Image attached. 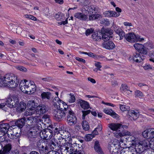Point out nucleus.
Returning <instances> with one entry per match:
<instances>
[{
  "mask_svg": "<svg viewBox=\"0 0 154 154\" xmlns=\"http://www.w3.org/2000/svg\"><path fill=\"white\" fill-rule=\"evenodd\" d=\"M58 144L60 146L62 154H72L74 152V148L72 144L66 142L64 139H60Z\"/></svg>",
  "mask_w": 154,
  "mask_h": 154,
  "instance_id": "obj_1",
  "label": "nucleus"
},
{
  "mask_svg": "<svg viewBox=\"0 0 154 154\" xmlns=\"http://www.w3.org/2000/svg\"><path fill=\"white\" fill-rule=\"evenodd\" d=\"M19 82L17 78L13 79L10 78H0V86H7L11 88L16 87Z\"/></svg>",
  "mask_w": 154,
  "mask_h": 154,
  "instance_id": "obj_2",
  "label": "nucleus"
},
{
  "mask_svg": "<svg viewBox=\"0 0 154 154\" xmlns=\"http://www.w3.org/2000/svg\"><path fill=\"white\" fill-rule=\"evenodd\" d=\"M98 32H99L102 35V39L104 41L106 40H109V39L113 37L112 36L113 33V31L110 28L104 27L103 26L101 29L100 30H98Z\"/></svg>",
  "mask_w": 154,
  "mask_h": 154,
  "instance_id": "obj_3",
  "label": "nucleus"
},
{
  "mask_svg": "<svg viewBox=\"0 0 154 154\" xmlns=\"http://www.w3.org/2000/svg\"><path fill=\"white\" fill-rule=\"evenodd\" d=\"M6 102L7 106L10 108L15 107L19 103V97L17 95H12L7 99Z\"/></svg>",
  "mask_w": 154,
  "mask_h": 154,
  "instance_id": "obj_4",
  "label": "nucleus"
},
{
  "mask_svg": "<svg viewBox=\"0 0 154 154\" xmlns=\"http://www.w3.org/2000/svg\"><path fill=\"white\" fill-rule=\"evenodd\" d=\"M67 112V122L70 126L74 125L77 122L76 117L72 110L68 111Z\"/></svg>",
  "mask_w": 154,
  "mask_h": 154,
  "instance_id": "obj_5",
  "label": "nucleus"
},
{
  "mask_svg": "<svg viewBox=\"0 0 154 154\" xmlns=\"http://www.w3.org/2000/svg\"><path fill=\"white\" fill-rule=\"evenodd\" d=\"M38 131L36 130L31 128L27 133L28 139L31 143H34L37 140Z\"/></svg>",
  "mask_w": 154,
  "mask_h": 154,
  "instance_id": "obj_6",
  "label": "nucleus"
},
{
  "mask_svg": "<svg viewBox=\"0 0 154 154\" xmlns=\"http://www.w3.org/2000/svg\"><path fill=\"white\" fill-rule=\"evenodd\" d=\"M43 131H40L39 135L40 137L43 139L49 140L53 136L52 131L50 129L45 130L43 128Z\"/></svg>",
  "mask_w": 154,
  "mask_h": 154,
  "instance_id": "obj_7",
  "label": "nucleus"
},
{
  "mask_svg": "<svg viewBox=\"0 0 154 154\" xmlns=\"http://www.w3.org/2000/svg\"><path fill=\"white\" fill-rule=\"evenodd\" d=\"M120 128L119 131H121L122 132H117L115 134L114 136L116 138H119L125 135H129L131 134L130 132L128 131L125 130L124 129H127L128 127L127 125H123L120 124Z\"/></svg>",
  "mask_w": 154,
  "mask_h": 154,
  "instance_id": "obj_8",
  "label": "nucleus"
},
{
  "mask_svg": "<svg viewBox=\"0 0 154 154\" xmlns=\"http://www.w3.org/2000/svg\"><path fill=\"white\" fill-rule=\"evenodd\" d=\"M134 47L135 49L139 52L138 53L144 55H146L147 54V51L145 46L144 45L137 43L134 44Z\"/></svg>",
  "mask_w": 154,
  "mask_h": 154,
  "instance_id": "obj_9",
  "label": "nucleus"
},
{
  "mask_svg": "<svg viewBox=\"0 0 154 154\" xmlns=\"http://www.w3.org/2000/svg\"><path fill=\"white\" fill-rule=\"evenodd\" d=\"M60 99L58 97H56L55 99V100H58ZM58 104H57V103H56V105H58V107H57V109H58L60 110H61L64 112H67L68 111H70L71 110H69L68 109V105L66 104L63 102L62 101H59V102L58 101L57 102Z\"/></svg>",
  "mask_w": 154,
  "mask_h": 154,
  "instance_id": "obj_10",
  "label": "nucleus"
},
{
  "mask_svg": "<svg viewBox=\"0 0 154 154\" xmlns=\"http://www.w3.org/2000/svg\"><path fill=\"white\" fill-rule=\"evenodd\" d=\"M67 113L64 111L58 109H55L54 111V115L55 119L57 121H60L64 118Z\"/></svg>",
  "mask_w": 154,
  "mask_h": 154,
  "instance_id": "obj_11",
  "label": "nucleus"
},
{
  "mask_svg": "<svg viewBox=\"0 0 154 154\" xmlns=\"http://www.w3.org/2000/svg\"><path fill=\"white\" fill-rule=\"evenodd\" d=\"M48 111L47 106L44 104L39 105L36 108V114L38 116L43 115Z\"/></svg>",
  "mask_w": 154,
  "mask_h": 154,
  "instance_id": "obj_12",
  "label": "nucleus"
},
{
  "mask_svg": "<svg viewBox=\"0 0 154 154\" xmlns=\"http://www.w3.org/2000/svg\"><path fill=\"white\" fill-rule=\"evenodd\" d=\"M37 146L40 154L46 153L48 151V147L45 142L37 143Z\"/></svg>",
  "mask_w": 154,
  "mask_h": 154,
  "instance_id": "obj_13",
  "label": "nucleus"
},
{
  "mask_svg": "<svg viewBox=\"0 0 154 154\" xmlns=\"http://www.w3.org/2000/svg\"><path fill=\"white\" fill-rule=\"evenodd\" d=\"M29 81L25 79L22 80L20 83V90L25 93H27L29 87Z\"/></svg>",
  "mask_w": 154,
  "mask_h": 154,
  "instance_id": "obj_14",
  "label": "nucleus"
},
{
  "mask_svg": "<svg viewBox=\"0 0 154 154\" xmlns=\"http://www.w3.org/2000/svg\"><path fill=\"white\" fill-rule=\"evenodd\" d=\"M105 40L102 44L104 48L107 50H111L115 48V45L112 41L106 39Z\"/></svg>",
  "mask_w": 154,
  "mask_h": 154,
  "instance_id": "obj_15",
  "label": "nucleus"
},
{
  "mask_svg": "<svg viewBox=\"0 0 154 154\" xmlns=\"http://www.w3.org/2000/svg\"><path fill=\"white\" fill-rule=\"evenodd\" d=\"M118 145L113 143H111L109 144L108 149L112 154H118L120 152L119 149L118 147Z\"/></svg>",
  "mask_w": 154,
  "mask_h": 154,
  "instance_id": "obj_16",
  "label": "nucleus"
},
{
  "mask_svg": "<svg viewBox=\"0 0 154 154\" xmlns=\"http://www.w3.org/2000/svg\"><path fill=\"white\" fill-rule=\"evenodd\" d=\"M127 112L128 114L127 115L128 117L130 118L131 120H136L139 116L140 114L139 112L134 110H131Z\"/></svg>",
  "mask_w": 154,
  "mask_h": 154,
  "instance_id": "obj_17",
  "label": "nucleus"
},
{
  "mask_svg": "<svg viewBox=\"0 0 154 154\" xmlns=\"http://www.w3.org/2000/svg\"><path fill=\"white\" fill-rule=\"evenodd\" d=\"M140 53L135 52L133 54V60L137 63H140L145 59V56L144 55H141Z\"/></svg>",
  "mask_w": 154,
  "mask_h": 154,
  "instance_id": "obj_18",
  "label": "nucleus"
},
{
  "mask_svg": "<svg viewBox=\"0 0 154 154\" xmlns=\"http://www.w3.org/2000/svg\"><path fill=\"white\" fill-rule=\"evenodd\" d=\"M12 148V145L9 143L6 144L0 150V154H10L11 150Z\"/></svg>",
  "mask_w": 154,
  "mask_h": 154,
  "instance_id": "obj_19",
  "label": "nucleus"
},
{
  "mask_svg": "<svg viewBox=\"0 0 154 154\" xmlns=\"http://www.w3.org/2000/svg\"><path fill=\"white\" fill-rule=\"evenodd\" d=\"M28 91L26 94H33L36 91V86L34 82L32 81H29Z\"/></svg>",
  "mask_w": 154,
  "mask_h": 154,
  "instance_id": "obj_20",
  "label": "nucleus"
},
{
  "mask_svg": "<svg viewBox=\"0 0 154 154\" xmlns=\"http://www.w3.org/2000/svg\"><path fill=\"white\" fill-rule=\"evenodd\" d=\"M152 139H150V141L148 140H143L142 142V145L145 148L149 149V148L154 150V141L151 142Z\"/></svg>",
  "mask_w": 154,
  "mask_h": 154,
  "instance_id": "obj_21",
  "label": "nucleus"
},
{
  "mask_svg": "<svg viewBox=\"0 0 154 154\" xmlns=\"http://www.w3.org/2000/svg\"><path fill=\"white\" fill-rule=\"evenodd\" d=\"M9 127V125L8 123L1 124L0 125V132L3 133L4 135L7 133Z\"/></svg>",
  "mask_w": 154,
  "mask_h": 154,
  "instance_id": "obj_22",
  "label": "nucleus"
},
{
  "mask_svg": "<svg viewBox=\"0 0 154 154\" xmlns=\"http://www.w3.org/2000/svg\"><path fill=\"white\" fill-rule=\"evenodd\" d=\"M74 16L80 20L82 21H86L88 19L87 16L82 13H76L75 14Z\"/></svg>",
  "mask_w": 154,
  "mask_h": 154,
  "instance_id": "obj_23",
  "label": "nucleus"
},
{
  "mask_svg": "<svg viewBox=\"0 0 154 154\" xmlns=\"http://www.w3.org/2000/svg\"><path fill=\"white\" fill-rule=\"evenodd\" d=\"M135 34L134 33H129L126 34L125 39L129 42H135Z\"/></svg>",
  "mask_w": 154,
  "mask_h": 154,
  "instance_id": "obj_24",
  "label": "nucleus"
},
{
  "mask_svg": "<svg viewBox=\"0 0 154 154\" xmlns=\"http://www.w3.org/2000/svg\"><path fill=\"white\" fill-rule=\"evenodd\" d=\"M59 142L57 141V144L55 143L53 140H51L48 142L49 144V148L52 151H56L57 150H58V147L59 146V144H58V142Z\"/></svg>",
  "mask_w": 154,
  "mask_h": 154,
  "instance_id": "obj_25",
  "label": "nucleus"
},
{
  "mask_svg": "<svg viewBox=\"0 0 154 154\" xmlns=\"http://www.w3.org/2000/svg\"><path fill=\"white\" fill-rule=\"evenodd\" d=\"M26 118H23L18 119L15 123V125L20 128H22L26 124Z\"/></svg>",
  "mask_w": 154,
  "mask_h": 154,
  "instance_id": "obj_26",
  "label": "nucleus"
},
{
  "mask_svg": "<svg viewBox=\"0 0 154 154\" xmlns=\"http://www.w3.org/2000/svg\"><path fill=\"white\" fill-rule=\"evenodd\" d=\"M94 148L95 151L98 153L100 154L103 153V151L100 146V145L98 141L97 140L95 141Z\"/></svg>",
  "mask_w": 154,
  "mask_h": 154,
  "instance_id": "obj_27",
  "label": "nucleus"
},
{
  "mask_svg": "<svg viewBox=\"0 0 154 154\" xmlns=\"http://www.w3.org/2000/svg\"><path fill=\"white\" fill-rule=\"evenodd\" d=\"M129 89L128 87L125 84L122 85L120 87L121 91H122L123 93L127 94H131L132 92V91L129 90Z\"/></svg>",
  "mask_w": 154,
  "mask_h": 154,
  "instance_id": "obj_28",
  "label": "nucleus"
},
{
  "mask_svg": "<svg viewBox=\"0 0 154 154\" xmlns=\"http://www.w3.org/2000/svg\"><path fill=\"white\" fill-rule=\"evenodd\" d=\"M35 119L32 117L26 118L25 124H26V125L32 126L33 125Z\"/></svg>",
  "mask_w": 154,
  "mask_h": 154,
  "instance_id": "obj_29",
  "label": "nucleus"
},
{
  "mask_svg": "<svg viewBox=\"0 0 154 154\" xmlns=\"http://www.w3.org/2000/svg\"><path fill=\"white\" fill-rule=\"evenodd\" d=\"M120 124L112 123L109 125V128L113 131H117L118 129H120Z\"/></svg>",
  "mask_w": 154,
  "mask_h": 154,
  "instance_id": "obj_30",
  "label": "nucleus"
},
{
  "mask_svg": "<svg viewBox=\"0 0 154 154\" xmlns=\"http://www.w3.org/2000/svg\"><path fill=\"white\" fill-rule=\"evenodd\" d=\"M79 103L81 107L84 109H87L90 107L89 103L84 100H81L79 101Z\"/></svg>",
  "mask_w": 154,
  "mask_h": 154,
  "instance_id": "obj_31",
  "label": "nucleus"
},
{
  "mask_svg": "<svg viewBox=\"0 0 154 154\" xmlns=\"http://www.w3.org/2000/svg\"><path fill=\"white\" fill-rule=\"evenodd\" d=\"M103 112L105 113L110 115L114 118H117L118 117V115L112 110H108L107 109H104Z\"/></svg>",
  "mask_w": 154,
  "mask_h": 154,
  "instance_id": "obj_32",
  "label": "nucleus"
},
{
  "mask_svg": "<svg viewBox=\"0 0 154 154\" xmlns=\"http://www.w3.org/2000/svg\"><path fill=\"white\" fill-rule=\"evenodd\" d=\"M16 133V129H14L13 130H8L7 133L8 137L11 139H16L15 134Z\"/></svg>",
  "mask_w": 154,
  "mask_h": 154,
  "instance_id": "obj_33",
  "label": "nucleus"
},
{
  "mask_svg": "<svg viewBox=\"0 0 154 154\" xmlns=\"http://www.w3.org/2000/svg\"><path fill=\"white\" fill-rule=\"evenodd\" d=\"M26 107V103L24 102H20L18 105L17 109L19 111L22 112L25 109Z\"/></svg>",
  "mask_w": 154,
  "mask_h": 154,
  "instance_id": "obj_34",
  "label": "nucleus"
},
{
  "mask_svg": "<svg viewBox=\"0 0 154 154\" xmlns=\"http://www.w3.org/2000/svg\"><path fill=\"white\" fill-rule=\"evenodd\" d=\"M51 96V94L49 92H43L41 94V97L42 99H47L48 100H50Z\"/></svg>",
  "mask_w": 154,
  "mask_h": 154,
  "instance_id": "obj_35",
  "label": "nucleus"
},
{
  "mask_svg": "<svg viewBox=\"0 0 154 154\" xmlns=\"http://www.w3.org/2000/svg\"><path fill=\"white\" fill-rule=\"evenodd\" d=\"M135 146L134 149L137 152L139 153H140L143 151V146L140 144H135Z\"/></svg>",
  "mask_w": 154,
  "mask_h": 154,
  "instance_id": "obj_36",
  "label": "nucleus"
},
{
  "mask_svg": "<svg viewBox=\"0 0 154 154\" xmlns=\"http://www.w3.org/2000/svg\"><path fill=\"white\" fill-rule=\"evenodd\" d=\"M36 100L35 99L29 100L27 103V106L30 107H35L37 106L38 103L36 102Z\"/></svg>",
  "mask_w": 154,
  "mask_h": 154,
  "instance_id": "obj_37",
  "label": "nucleus"
},
{
  "mask_svg": "<svg viewBox=\"0 0 154 154\" xmlns=\"http://www.w3.org/2000/svg\"><path fill=\"white\" fill-rule=\"evenodd\" d=\"M41 121L42 124L44 123V125L49 123L50 120L49 119V116L47 115H44L42 118Z\"/></svg>",
  "mask_w": 154,
  "mask_h": 154,
  "instance_id": "obj_38",
  "label": "nucleus"
},
{
  "mask_svg": "<svg viewBox=\"0 0 154 154\" xmlns=\"http://www.w3.org/2000/svg\"><path fill=\"white\" fill-rule=\"evenodd\" d=\"M114 29V30L116 33L119 35L121 34V33H125L118 26H116V25L113 26Z\"/></svg>",
  "mask_w": 154,
  "mask_h": 154,
  "instance_id": "obj_39",
  "label": "nucleus"
},
{
  "mask_svg": "<svg viewBox=\"0 0 154 154\" xmlns=\"http://www.w3.org/2000/svg\"><path fill=\"white\" fill-rule=\"evenodd\" d=\"M128 136L129 137L127 138V141L131 142L132 145L135 144L137 141V139L134 136L131 135L130 134Z\"/></svg>",
  "mask_w": 154,
  "mask_h": 154,
  "instance_id": "obj_40",
  "label": "nucleus"
},
{
  "mask_svg": "<svg viewBox=\"0 0 154 154\" xmlns=\"http://www.w3.org/2000/svg\"><path fill=\"white\" fill-rule=\"evenodd\" d=\"M134 149L132 147L125 148L122 149L120 154H128L129 151L134 150Z\"/></svg>",
  "mask_w": 154,
  "mask_h": 154,
  "instance_id": "obj_41",
  "label": "nucleus"
},
{
  "mask_svg": "<svg viewBox=\"0 0 154 154\" xmlns=\"http://www.w3.org/2000/svg\"><path fill=\"white\" fill-rule=\"evenodd\" d=\"M144 45H145L146 49L148 50H150L154 48V43L151 41H149L146 43Z\"/></svg>",
  "mask_w": 154,
  "mask_h": 154,
  "instance_id": "obj_42",
  "label": "nucleus"
},
{
  "mask_svg": "<svg viewBox=\"0 0 154 154\" xmlns=\"http://www.w3.org/2000/svg\"><path fill=\"white\" fill-rule=\"evenodd\" d=\"M100 17H101V15L97 13L94 14L89 15V20L90 21L98 19Z\"/></svg>",
  "mask_w": 154,
  "mask_h": 154,
  "instance_id": "obj_43",
  "label": "nucleus"
},
{
  "mask_svg": "<svg viewBox=\"0 0 154 154\" xmlns=\"http://www.w3.org/2000/svg\"><path fill=\"white\" fill-rule=\"evenodd\" d=\"M91 37L94 40L96 41H100L102 38V37L101 38L100 36H98L97 32H94L93 34L91 35Z\"/></svg>",
  "mask_w": 154,
  "mask_h": 154,
  "instance_id": "obj_44",
  "label": "nucleus"
},
{
  "mask_svg": "<svg viewBox=\"0 0 154 154\" xmlns=\"http://www.w3.org/2000/svg\"><path fill=\"white\" fill-rule=\"evenodd\" d=\"M150 133V128L144 130L142 133V134L143 137L149 139L150 138V136L149 135Z\"/></svg>",
  "mask_w": 154,
  "mask_h": 154,
  "instance_id": "obj_45",
  "label": "nucleus"
},
{
  "mask_svg": "<svg viewBox=\"0 0 154 154\" xmlns=\"http://www.w3.org/2000/svg\"><path fill=\"white\" fill-rule=\"evenodd\" d=\"M82 126L83 129L85 131H88L90 128L88 122L86 121H82Z\"/></svg>",
  "mask_w": 154,
  "mask_h": 154,
  "instance_id": "obj_46",
  "label": "nucleus"
},
{
  "mask_svg": "<svg viewBox=\"0 0 154 154\" xmlns=\"http://www.w3.org/2000/svg\"><path fill=\"white\" fill-rule=\"evenodd\" d=\"M89 10H88V13L89 14V15H92L97 13L98 11L96 8L93 6L90 8L88 9Z\"/></svg>",
  "mask_w": 154,
  "mask_h": 154,
  "instance_id": "obj_47",
  "label": "nucleus"
},
{
  "mask_svg": "<svg viewBox=\"0 0 154 154\" xmlns=\"http://www.w3.org/2000/svg\"><path fill=\"white\" fill-rule=\"evenodd\" d=\"M32 128L36 130V131H38V133H40V131H43V130L42 129V126L41 124L39 123L37 124L36 126H34Z\"/></svg>",
  "mask_w": 154,
  "mask_h": 154,
  "instance_id": "obj_48",
  "label": "nucleus"
},
{
  "mask_svg": "<svg viewBox=\"0 0 154 154\" xmlns=\"http://www.w3.org/2000/svg\"><path fill=\"white\" fill-rule=\"evenodd\" d=\"M27 110V112H28V115H32L34 114H36V108L35 107H30Z\"/></svg>",
  "mask_w": 154,
  "mask_h": 154,
  "instance_id": "obj_49",
  "label": "nucleus"
},
{
  "mask_svg": "<svg viewBox=\"0 0 154 154\" xmlns=\"http://www.w3.org/2000/svg\"><path fill=\"white\" fill-rule=\"evenodd\" d=\"M68 97H69L68 101L70 103H73L75 100V97L74 95H72L71 94H69Z\"/></svg>",
  "mask_w": 154,
  "mask_h": 154,
  "instance_id": "obj_50",
  "label": "nucleus"
},
{
  "mask_svg": "<svg viewBox=\"0 0 154 154\" xmlns=\"http://www.w3.org/2000/svg\"><path fill=\"white\" fill-rule=\"evenodd\" d=\"M91 112V111L90 110L82 111V119H85V116L89 114Z\"/></svg>",
  "mask_w": 154,
  "mask_h": 154,
  "instance_id": "obj_51",
  "label": "nucleus"
},
{
  "mask_svg": "<svg viewBox=\"0 0 154 154\" xmlns=\"http://www.w3.org/2000/svg\"><path fill=\"white\" fill-rule=\"evenodd\" d=\"M120 108L123 111H128L129 110V106L122 105H120Z\"/></svg>",
  "mask_w": 154,
  "mask_h": 154,
  "instance_id": "obj_52",
  "label": "nucleus"
},
{
  "mask_svg": "<svg viewBox=\"0 0 154 154\" xmlns=\"http://www.w3.org/2000/svg\"><path fill=\"white\" fill-rule=\"evenodd\" d=\"M149 135L150 136L151 139H152V142L154 141V128H150V133Z\"/></svg>",
  "mask_w": 154,
  "mask_h": 154,
  "instance_id": "obj_53",
  "label": "nucleus"
},
{
  "mask_svg": "<svg viewBox=\"0 0 154 154\" xmlns=\"http://www.w3.org/2000/svg\"><path fill=\"white\" fill-rule=\"evenodd\" d=\"M94 137V135L92 134H88L86 135L85 140L86 141H89L91 140Z\"/></svg>",
  "mask_w": 154,
  "mask_h": 154,
  "instance_id": "obj_54",
  "label": "nucleus"
},
{
  "mask_svg": "<svg viewBox=\"0 0 154 154\" xmlns=\"http://www.w3.org/2000/svg\"><path fill=\"white\" fill-rule=\"evenodd\" d=\"M94 29L93 28H90L87 29L85 31V35L86 36L89 35L91 33H93L94 32Z\"/></svg>",
  "mask_w": 154,
  "mask_h": 154,
  "instance_id": "obj_55",
  "label": "nucleus"
},
{
  "mask_svg": "<svg viewBox=\"0 0 154 154\" xmlns=\"http://www.w3.org/2000/svg\"><path fill=\"white\" fill-rule=\"evenodd\" d=\"M135 42L137 41L142 42L144 40V38H141L140 35L138 34H135Z\"/></svg>",
  "mask_w": 154,
  "mask_h": 154,
  "instance_id": "obj_56",
  "label": "nucleus"
},
{
  "mask_svg": "<svg viewBox=\"0 0 154 154\" xmlns=\"http://www.w3.org/2000/svg\"><path fill=\"white\" fill-rule=\"evenodd\" d=\"M25 16L26 18L34 21H37V19L36 17L31 15L27 14L25 15Z\"/></svg>",
  "mask_w": 154,
  "mask_h": 154,
  "instance_id": "obj_57",
  "label": "nucleus"
},
{
  "mask_svg": "<svg viewBox=\"0 0 154 154\" xmlns=\"http://www.w3.org/2000/svg\"><path fill=\"white\" fill-rule=\"evenodd\" d=\"M101 23L106 26H109L110 24L109 21L107 19L102 20L101 21Z\"/></svg>",
  "mask_w": 154,
  "mask_h": 154,
  "instance_id": "obj_58",
  "label": "nucleus"
},
{
  "mask_svg": "<svg viewBox=\"0 0 154 154\" xmlns=\"http://www.w3.org/2000/svg\"><path fill=\"white\" fill-rule=\"evenodd\" d=\"M135 95L136 97H143V94L142 92L140 91L137 90L135 92Z\"/></svg>",
  "mask_w": 154,
  "mask_h": 154,
  "instance_id": "obj_59",
  "label": "nucleus"
},
{
  "mask_svg": "<svg viewBox=\"0 0 154 154\" xmlns=\"http://www.w3.org/2000/svg\"><path fill=\"white\" fill-rule=\"evenodd\" d=\"M143 67L144 69L146 70H149L152 69V66L149 64L146 63L145 66Z\"/></svg>",
  "mask_w": 154,
  "mask_h": 154,
  "instance_id": "obj_60",
  "label": "nucleus"
},
{
  "mask_svg": "<svg viewBox=\"0 0 154 154\" xmlns=\"http://www.w3.org/2000/svg\"><path fill=\"white\" fill-rule=\"evenodd\" d=\"M101 63L98 62L96 61L94 63L95 66L99 70H100V68H101L102 66L100 64Z\"/></svg>",
  "mask_w": 154,
  "mask_h": 154,
  "instance_id": "obj_61",
  "label": "nucleus"
},
{
  "mask_svg": "<svg viewBox=\"0 0 154 154\" xmlns=\"http://www.w3.org/2000/svg\"><path fill=\"white\" fill-rule=\"evenodd\" d=\"M17 69L22 71L26 72L27 71V69L23 66H19L17 67Z\"/></svg>",
  "mask_w": 154,
  "mask_h": 154,
  "instance_id": "obj_62",
  "label": "nucleus"
},
{
  "mask_svg": "<svg viewBox=\"0 0 154 154\" xmlns=\"http://www.w3.org/2000/svg\"><path fill=\"white\" fill-rule=\"evenodd\" d=\"M75 58L79 61L83 63H86L85 60L83 58H80L77 57H75Z\"/></svg>",
  "mask_w": 154,
  "mask_h": 154,
  "instance_id": "obj_63",
  "label": "nucleus"
},
{
  "mask_svg": "<svg viewBox=\"0 0 154 154\" xmlns=\"http://www.w3.org/2000/svg\"><path fill=\"white\" fill-rule=\"evenodd\" d=\"M111 85L114 87H116L118 85V82L116 80H112L111 82Z\"/></svg>",
  "mask_w": 154,
  "mask_h": 154,
  "instance_id": "obj_64",
  "label": "nucleus"
}]
</instances>
